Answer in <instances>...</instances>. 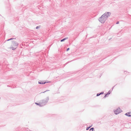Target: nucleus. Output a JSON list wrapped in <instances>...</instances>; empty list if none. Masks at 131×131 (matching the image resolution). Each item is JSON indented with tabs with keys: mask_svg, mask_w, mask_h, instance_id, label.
<instances>
[{
	"mask_svg": "<svg viewBox=\"0 0 131 131\" xmlns=\"http://www.w3.org/2000/svg\"><path fill=\"white\" fill-rule=\"evenodd\" d=\"M49 99V97L48 96L47 97L46 99H43L40 101L41 104L42 105V106H43L46 105V104L48 103Z\"/></svg>",
	"mask_w": 131,
	"mask_h": 131,
	"instance_id": "f257e3e1",
	"label": "nucleus"
},
{
	"mask_svg": "<svg viewBox=\"0 0 131 131\" xmlns=\"http://www.w3.org/2000/svg\"><path fill=\"white\" fill-rule=\"evenodd\" d=\"M99 19L100 22L102 23L103 24L107 19L104 16H102V15Z\"/></svg>",
	"mask_w": 131,
	"mask_h": 131,
	"instance_id": "f03ea898",
	"label": "nucleus"
},
{
	"mask_svg": "<svg viewBox=\"0 0 131 131\" xmlns=\"http://www.w3.org/2000/svg\"><path fill=\"white\" fill-rule=\"evenodd\" d=\"M111 14V13L110 12H105V13L102 15V16H103L107 19L109 17Z\"/></svg>",
	"mask_w": 131,
	"mask_h": 131,
	"instance_id": "7ed1b4c3",
	"label": "nucleus"
},
{
	"mask_svg": "<svg viewBox=\"0 0 131 131\" xmlns=\"http://www.w3.org/2000/svg\"><path fill=\"white\" fill-rule=\"evenodd\" d=\"M12 43L11 47H17L18 45V43L17 42L13 40L12 41Z\"/></svg>",
	"mask_w": 131,
	"mask_h": 131,
	"instance_id": "20e7f679",
	"label": "nucleus"
},
{
	"mask_svg": "<svg viewBox=\"0 0 131 131\" xmlns=\"http://www.w3.org/2000/svg\"><path fill=\"white\" fill-rule=\"evenodd\" d=\"M51 82L50 81L46 80L44 81H42L41 80H40L38 81V83L41 84H44L46 83H50Z\"/></svg>",
	"mask_w": 131,
	"mask_h": 131,
	"instance_id": "39448f33",
	"label": "nucleus"
},
{
	"mask_svg": "<svg viewBox=\"0 0 131 131\" xmlns=\"http://www.w3.org/2000/svg\"><path fill=\"white\" fill-rule=\"evenodd\" d=\"M114 113L115 114L117 115L121 113L122 112V111L119 107H118V108L117 109L115 110L114 111Z\"/></svg>",
	"mask_w": 131,
	"mask_h": 131,
	"instance_id": "423d86ee",
	"label": "nucleus"
},
{
	"mask_svg": "<svg viewBox=\"0 0 131 131\" xmlns=\"http://www.w3.org/2000/svg\"><path fill=\"white\" fill-rule=\"evenodd\" d=\"M63 1V2L62 3V5L64 6H67V0H62Z\"/></svg>",
	"mask_w": 131,
	"mask_h": 131,
	"instance_id": "0eeeda50",
	"label": "nucleus"
},
{
	"mask_svg": "<svg viewBox=\"0 0 131 131\" xmlns=\"http://www.w3.org/2000/svg\"><path fill=\"white\" fill-rule=\"evenodd\" d=\"M111 93V91L110 90L106 94H105V95L103 97V99L105 98L106 97H107L108 95L110 94Z\"/></svg>",
	"mask_w": 131,
	"mask_h": 131,
	"instance_id": "6e6552de",
	"label": "nucleus"
},
{
	"mask_svg": "<svg viewBox=\"0 0 131 131\" xmlns=\"http://www.w3.org/2000/svg\"><path fill=\"white\" fill-rule=\"evenodd\" d=\"M130 112H127L125 113V115L127 116L131 117V115H130Z\"/></svg>",
	"mask_w": 131,
	"mask_h": 131,
	"instance_id": "1a4fd4ad",
	"label": "nucleus"
},
{
	"mask_svg": "<svg viewBox=\"0 0 131 131\" xmlns=\"http://www.w3.org/2000/svg\"><path fill=\"white\" fill-rule=\"evenodd\" d=\"M35 103L36 104V105L42 107V104H41L40 102L39 103Z\"/></svg>",
	"mask_w": 131,
	"mask_h": 131,
	"instance_id": "9d476101",
	"label": "nucleus"
},
{
	"mask_svg": "<svg viewBox=\"0 0 131 131\" xmlns=\"http://www.w3.org/2000/svg\"><path fill=\"white\" fill-rule=\"evenodd\" d=\"M104 94V92H100L99 93H98L96 94V96H100L101 94Z\"/></svg>",
	"mask_w": 131,
	"mask_h": 131,
	"instance_id": "9b49d317",
	"label": "nucleus"
},
{
	"mask_svg": "<svg viewBox=\"0 0 131 131\" xmlns=\"http://www.w3.org/2000/svg\"><path fill=\"white\" fill-rule=\"evenodd\" d=\"M68 39V37H65V38H64L63 39H61L60 40V41L61 42H63V41H64L65 40H66Z\"/></svg>",
	"mask_w": 131,
	"mask_h": 131,
	"instance_id": "f8f14e48",
	"label": "nucleus"
},
{
	"mask_svg": "<svg viewBox=\"0 0 131 131\" xmlns=\"http://www.w3.org/2000/svg\"><path fill=\"white\" fill-rule=\"evenodd\" d=\"M67 5L68 4H69L70 3H72V0H67Z\"/></svg>",
	"mask_w": 131,
	"mask_h": 131,
	"instance_id": "ddd939ff",
	"label": "nucleus"
},
{
	"mask_svg": "<svg viewBox=\"0 0 131 131\" xmlns=\"http://www.w3.org/2000/svg\"><path fill=\"white\" fill-rule=\"evenodd\" d=\"M16 48H17L16 47H10V48L12 49L13 50H15Z\"/></svg>",
	"mask_w": 131,
	"mask_h": 131,
	"instance_id": "4468645a",
	"label": "nucleus"
},
{
	"mask_svg": "<svg viewBox=\"0 0 131 131\" xmlns=\"http://www.w3.org/2000/svg\"><path fill=\"white\" fill-rule=\"evenodd\" d=\"M92 126V125H91V126H89L88 127H87V128H86V130H88Z\"/></svg>",
	"mask_w": 131,
	"mask_h": 131,
	"instance_id": "2eb2a0df",
	"label": "nucleus"
},
{
	"mask_svg": "<svg viewBox=\"0 0 131 131\" xmlns=\"http://www.w3.org/2000/svg\"><path fill=\"white\" fill-rule=\"evenodd\" d=\"M90 131H94V128L93 127H92L89 130Z\"/></svg>",
	"mask_w": 131,
	"mask_h": 131,
	"instance_id": "dca6fc26",
	"label": "nucleus"
},
{
	"mask_svg": "<svg viewBox=\"0 0 131 131\" xmlns=\"http://www.w3.org/2000/svg\"><path fill=\"white\" fill-rule=\"evenodd\" d=\"M40 27V26H37L36 27V29H39V28Z\"/></svg>",
	"mask_w": 131,
	"mask_h": 131,
	"instance_id": "f3484780",
	"label": "nucleus"
},
{
	"mask_svg": "<svg viewBox=\"0 0 131 131\" xmlns=\"http://www.w3.org/2000/svg\"><path fill=\"white\" fill-rule=\"evenodd\" d=\"M16 38H11L9 39V40H12L14 39H16Z\"/></svg>",
	"mask_w": 131,
	"mask_h": 131,
	"instance_id": "a211bd4d",
	"label": "nucleus"
},
{
	"mask_svg": "<svg viewBox=\"0 0 131 131\" xmlns=\"http://www.w3.org/2000/svg\"><path fill=\"white\" fill-rule=\"evenodd\" d=\"M49 91V90H46L45 91H44V92H43L42 93H44L46 92L47 91Z\"/></svg>",
	"mask_w": 131,
	"mask_h": 131,
	"instance_id": "6ab92c4d",
	"label": "nucleus"
},
{
	"mask_svg": "<svg viewBox=\"0 0 131 131\" xmlns=\"http://www.w3.org/2000/svg\"><path fill=\"white\" fill-rule=\"evenodd\" d=\"M70 49V48H68L67 49L66 51H68Z\"/></svg>",
	"mask_w": 131,
	"mask_h": 131,
	"instance_id": "aec40b11",
	"label": "nucleus"
},
{
	"mask_svg": "<svg viewBox=\"0 0 131 131\" xmlns=\"http://www.w3.org/2000/svg\"><path fill=\"white\" fill-rule=\"evenodd\" d=\"M119 21H117L116 23V24H119Z\"/></svg>",
	"mask_w": 131,
	"mask_h": 131,
	"instance_id": "412c9836",
	"label": "nucleus"
},
{
	"mask_svg": "<svg viewBox=\"0 0 131 131\" xmlns=\"http://www.w3.org/2000/svg\"><path fill=\"white\" fill-rule=\"evenodd\" d=\"M115 86V85L112 88V90H113V89L114 88V87Z\"/></svg>",
	"mask_w": 131,
	"mask_h": 131,
	"instance_id": "4be33fe9",
	"label": "nucleus"
},
{
	"mask_svg": "<svg viewBox=\"0 0 131 131\" xmlns=\"http://www.w3.org/2000/svg\"><path fill=\"white\" fill-rule=\"evenodd\" d=\"M9 40H9V39H8L7 40H6L5 41H9Z\"/></svg>",
	"mask_w": 131,
	"mask_h": 131,
	"instance_id": "5701e85b",
	"label": "nucleus"
},
{
	"mask_svg": "<svg viewBox=\"0 0 131 131\" xmlns=\"http://www.w3.org/2000/svg\"><path fill=\"white\" fill-rule=\"evenodd\" d=\"M7 86L8 87H11L10 86H9V85H7Z\"/></svg>",
	"mask_w": 131,
	"mask_h": 131,
	"instance_id": "b1692460",
	"label": "nucleus"
},
{
	"mask_svg": "<svg viewBox=\"0 0 131 131\" xmlns=\"http://www.w3.org/2000/svg\"><path fill=\"white\" fill-rule=\"evenodd\" d=\"M111 39H112V38H110V39H109V40H111Z\"/></svg>",
	"mask_w": 131,
	"mask_h": 131,
	"instance_id": "393cba45",
	"label": "nucleus"
},
{
	"mask_svg": "<svg viewBox=\"0 0 131 131\" xmlns=\"http://www.w3.org/2000/svg\"><path fill=\"white\" fill-rule=\"evenodd\" d=\"M125 72H126V71H124V73H125Z\"/></svg>",
	"mask_w": 131,
	"mask_h": 131,
	"instance_id": "a878e982",
	"label": "nucleus"
}]
</instances>
